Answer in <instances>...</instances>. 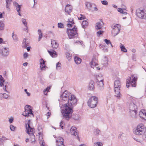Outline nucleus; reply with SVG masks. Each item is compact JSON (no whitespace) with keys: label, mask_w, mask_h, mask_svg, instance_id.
Instances as JSON below:
<instances>
[{"label":"nucleus","mask_w":146,"mask_h":146,"mask_svg":"<svg viewBox=\"0 0 146 146\" xmlns=\"http://www.w3.org/2000/svg\"><path fill=\"white\" fill-rule=\"evenodd\" d=\"M38 34L39 35L38 41H40L42 38V33L40 29H38Z\"/></svg>","instance_id":"obj_30"},{"label":"nucleus","mask_w":146,"mask_h":146,"mask_svg":"<svg viewBox=\"0 0 146 146\" xmlns=\"http://www.w3.org/2000/svg\"><path fill=\"white\" fill-rule=\"evenodd\" d=\"M66 32L70 39L74 38L78 35L77 29L75 26L72 29H67Z\"/></svg>","instance_id":"obj_3"},{"label":"nucleus","mask_w":146,"mask_h":146,"mask_svg":"<svg viewBox=\"0 0 146 146\" xmlns=\"http://www.w3.org/2000/svg\"><path fill=\"white\" fill-rule=\"evenodd\" d=\"M145 128L142 124L138 125L136 129H134V133L136 135H140L145 132Z\"/></svg>","instance_id":"obj_5"},{"label":"nucleus","mask_w":146,"mask_h":146,"mask_svg":"<svg viewBox=\"0 0 146 146\" xmlns=\"http://www.w3.org/2000/svg\"><path fill=\"white\" fill-rule=\"evenodd\" d=\"M40 146H44V143L43 141H40Z\"/></svg>","instance_id":"obj_51"},{"label":"nucleus","mask_w":146,"mask_h":146,"mask_svg":"<svg viewBox=\"0 0 146 146\" xmlns=\"http://www.w3.org/2000/svg\"><path fill=\"white\" fill-rule=\"evenodd\" d=\"M27 42H26V39L25 38L23 41L22 47L24 48H26L27 46Z\"/></svg>","instance_id":"obj_33"},{"label":"nucleus","mask_w":146,"mask_h":146,"mask_svg":"<svg viewBox=\"0 0 146 146\" xmlns=\"http://www.w3.org/2000/svg\"><path fill=\"white\" fill-rule=\"evenodd\" d=\"M9 48L5 47L0 50V54L3 57H7L9 54Z\"/></svg>","instance_id":"obj_12"},{"label":"nucleus","mask_w":146,"mask_h":146,"mask_svg":"<svg viewBox=\"0 0 146 146\" xmlns=\"http://www.w3.org/2000/svg\"><path fill=\"white\" fill-rule=\"evenodd\" d=\"M102 62L104 66L105 67L107 66L108 65V58L106 56H104L102 58Z\"/></svg>","instance_id":"obj_20"},{"label":"nucleus","mask_w":146,"mask_h":146,"mask_svg":"<svg viewBox=\"0 0 146 146\" xmlns=\"http://www.w3.org/2000/svg\"><path fill=\"white\" fill-rule=\"evenodd\" d=\"M100 131L98 129H95L94 131V134L97 135H100Z\"/></svg>","instance_id":"obj_35"},{"label":"nucleus","mask_w":146,"mask_h":146,"mask_svg":"<svg viewBox=\"0 0 146 146\" xmlns=\"http://www.w3.org/2000/svg\"><path fill=\"white\" fill-rule=\"evenodd\" d=\"M103 32V31H100L97 32V34L98 36H99L100 35L102 34Z\"/></svg>","instance_id":"obj_49"},{"label":"nucleus","mask_w":146,"mask_h":146,"mask_svg":"<svg viewBox=\"0 0 146 146\" xmlns=\"http://www.w3.org/2000/svg\"><path fill=\"white\" fill-rule=\"evenodd\" d=\"M118 11L120 12V13H123V15H122L123 16V15H127V13L125 12H123V11L122 9L121 8H118Z\"/></svg>","instance_id":"obj_39"},{"label":"nucleus","mask_w":146,"mask_h":146,"mask_svg":"<svg viewBox=\"0 0 146 146\" xmlns=\"http://www.w3.org/2000/svg\"><path fill=\"white\" fill-rule=\"evenodd\" d=\"M6 1V7L7 9V10L10 11V6L11 3L12 1V0H5Z\"/></svg>","instance_id":"obj_24"},{"label":"nucleus","mask_w":146,"mask_h":146,"mask_svg":"<svg viewBox=\"0 0 146 146\" xmlns=\"http://www.w3.org/2000/svg\"><path fill=\"white\" fill-rule=\"evenodd\" d=\"M74 61L77 64H80L81 62V59L78 57L76 56L74 58Z\"/></svg>","instance_id":"obj_27"},{"label":"nucleus","mask_w":146,"mask_h":146,"mask_svg":"<svg viewBox=\"0 0 146 146\" xmlns=\"http://www.w3.org/2000/svg\"><path fill=\"white\" fill-rule=\"evenodd\" d=\"M98 102V98L95 96H92L88 100V106L91 108H94L96 106Z\"/></svg>","instance_id":"obj_4"},{"label":"nucleus","mask_w":146,"mask_h":146,"mask_svg":"<svg viewBox=\"0 0 146 146\" xmlns=\"http://www.w3.org/2000/svg\"><path fill=\"white\" fill-rule=\"evenodd\" d=\"M70 132L72 135L75 136H77V137L79 138L78 136V131L76 130V129L75 127H72L70 129Z\"/></svg>","instance_id":"obj_16"},{"label":"nucleus","mask_w":146,"mask_h":146,"mask_svg":"<svg viewBox=\"0 0 146 146\" xmlns=\"http://www.w3.org/2000/svg\"><path fill=\"white\" fill-rule=\"evenodd\" d=\"M6 85H5V86L3 88V89L6 92L8 93H9V92L7 90H6Z\"/></svg>","instance_id":"obj_60"},{"label":"nucleus","mask_w":146,"mask_h":146,"mask_svg":"<svg viewBox=\"0 0 146 146\" xmlns=\"http://www.w3.org/2000/svg\"><path fill=\"white\" fill-rule=\"evenodd\" d=\"M72 7L69 4L67 5L65 7V12L69 15H70L71 12L72 11Z\"/></svg>","instance_id":"obj_15"},{"label":"nucleus","mask_w":146,"mask_h":146,"mask_svg":"<svg viewBox=\"0 0 146 146\" xmlns=\"http://www.w3.org/2000/svg\"><path fill=\"white\" fill-rule=\"evenodd\" d=\"M86 5L87 8L90 9L92 6V4L91 3L89 2H86Z\"/></svg>","instance_id":"obj_37"},{"label":"nucleus","mask_w":146,"mask_h":146,"mask_svg":"<svg viewBox=\"0 0 146 146\" xmlns=\"http://www.w3.org/2000/svg\"><path fill=\"white\" fill-rule=\"evenodd\" d=\"M99 78V76L97 78L98 88L99 90L102 91L104 88L103 79L102 78L101 80H100Z\"/></svg>","instance_id":"obj_11"},{"label":"nucleus","mask_w":146,"mask_h":146,"mask_svg":"<svg viewBox=\"0 0 146 146\" xmlns=\"http://www.w3.org/2000/svg\"><path fill=\"white\" fill-rule=\"evenodd\" d=\"M1 81H3V82H4V79L3 78V77L1 75H0V82H1Z\"/></svg>","instance_id":"obj_58"},{"label":"nucleus","mask_w":146,"mask_h":146,"mask_svg":"<svg viewBox=\"0 0 146 146\" xmlns=\"http://www.w3.org/2000/svg\"><path fill=\"white\" fill-rule=\"evenodd\" d=\"M22 21L23 24L24 25L25 27L26 30H27L28 29V27L26 19H22Z\"/></svg>","instance_id":"obj_34"},{"label":"nucleus","mask_w":146,"mask_h":146,"mask_svg":"<svg viewBox=\"0 0 146 146\" xmlns=\"http://www.w3.org/2000/svg\"><path fill=\"white\" fill-rule=\"evenodd\" d=\"M71 117H72V118L75 120H78L79 119V117L78 115L76 114H73L72 116Z\"/></svg>","instance_id":"obj_36"},{"label":"nucleus","mask_w":146,"mask_h":146,"mask_svg":"<svg viewBox=\"0 0 146 146\" xmlns=\"http://www.w3.org/2000/svg\"><path fill=\"white\" fill-rule=\"evenodd\" d=\"M13 121V117H11V118H10L9 119V121L10 123H12Z\"/></svg>","instance_id":"obj_52"},{"label":"nucleus","mask_w":146,"mask_h":146,"mask_svg":"<svg viewBox=\"0 0 146 146\" xmlns=\"http://www.w3.org/2000/svg\"><path fill=\"white\" fill-rule=\"evenodd\" d=\"M3 96L5 99H7L9 96V95L6 93H4L3 94Z\"/></svg>","instance_id":"obj_46"},{"label":"nucleus","mask_w":146,"mask_h":146,"mask_svg":"<svg viewBox=\"0 0 146 146\" xmlns=\"http://www.w3.org/2000/svg\"><path fill=\"white\" fill-rule=\"evenodd\" d=\"M90 65L92 68H94V67H96L98 70H100V68H98L96 67V66H98V65L95 62H94L93 61H92L90 63Z\"/></svg>","instance_id":"obj_26"},{"label":"nucleus","mask_w":146,"mask_h":146,"mask_svg":"<svg viewBox=\"0 0 146 146\" xmlns=\"http://www.w3.org/2000/svg\"><path fill=\"white\" fill-rule=\"evenodd\" d=\"M62 100L64 101L68 100V103L62 105L63 109L61 111L63 118L66 120H68L72 116L73 112V106L76 104L77 100L75 96L65 90L61 96Z\"/></svg>","instance_id":"obj_1"},{"label":"nucleus","mask_w":146,"mask_h":146,"mask_svg":"<svg viewBox=\"0 0 146 146\" xmlns=\"http://www.w3.org/2000/svg\"><path fill=\"white\" fill-rule=\"evenodd\" d=\"M12 36L13 40L15 42H17L18 40V38L17 35L15 34L14 32H13L12 34Z\"/></svg>","instance_id":"obj_31"},{"label":"nucleus","mask_w":146,"mask_h":146,"mask_svg":"<svg viewBox=\"0 0 146 146\" xmlns=\"http://www.w3.org/2000/svg\"><path fill=\"white\" fill-rule=\"evenodd\" d=\"M101 2H102V3L104 5H107L108 4V2L106 1H105V0H103V1H101Z\"/></svg>","instance_id":"obj_48"},{"label":"nucleus","mask_w":146,"mask_h":146,"mask_svg":"<svg viewBox=\"0 0 146 146\" xmlns=\"http://www.w3.org/2000/svg\"><path fill=\"white\" fill-rule=\"evenodd\" d=\"M137 80V78L136 77H135L133 75L132 76L128 82V84H131L132 87H135L136 86V81Z\"/></svg>","instance_id":"obj_13"},{"label":"nucleus","mask_w":146,"mask_h":146,"mask_svg":"<svg viewBox=\"0 0 146 146\" xmlns=\"http://www.w3.org/2000/svg\"><path fill=\"white\" fill-rule=\"evenodd\" d=\"M13 4L14 6L15 7L17 11V12H20L21 8V5L18 4V3L16 2H14Z\"/></svg>","instance_id":"obj_25"},{"label":"nucleus","mask_w":146,"mask_h":146,"mask_svg":"<svg viewBox=\"0 0 146 146\" xmlns=\"http://www.w3.org/2000/svg\"><path fill=\"white\" fill-rule=\"evenodd\" d=\"M64 141V139L62 137H59L56 139V146H65Z\"/></svg>","instance_id":"obj_14"},{"label":"nucleus","mask_w":146,"mask_h":146,"mask_svg":"<svg viewBox=\"0 0 146 146\" xmlns=\"http://www.w3.org/2000/svg\"><path fill=\"white\" fill-rule=\"evenodd\" d=\"M112 29L111 33L113 36H115L119 33L120 30V26L119 25L117 24L113 25L111 26Z\"/></svg>","instance_id":"obj_10"},{"label":"nucleus","mask_w":146,"mask_h":146,"mask_svg":"<svg viewBox=\"0 0 146 146\" xmlns=\"http://www.w3.org/2000/svg\"><path fill=\"white\" fill-rule=\"evenodd\" d=\"M48 92L49 91H47L45 90H44L43 91V93L45 95H47V92Z\"/></svg>","instance_id":"obj_59"},{"label":"nucleus","mask_w":146,"mask_h":146,"mask_svg":"<svg viewBox=\"0 0 146 146\" xmlns=\"http://www.w3.org/2000/svg\"><path fill=\"white\" fill-rule=\"evenodd\" d=\"M80 15L81 16L78 18L79 19L81 20L85 19V16L83 15L80 14Z\"/></svg>","instance_id":"obj_45"},{"label":"nucleus","mask_w":146,"mask_h":146,"mask_svg":"<svg viewBox=\"0 0 146 146\" xmlns=\"http://www.w3.org/2000/svg\"><path fill=\"white\" fill-rule=\"evenodd\" d=\"M123 134V133L122 132H121L120 133V134L118 136V138H120L122 135Z\"/></svg>","instance_id":"obj_63"},{"label":"nucleus","mask_w":146,"mask_h":146,"mask_svg":"<svg viewBox=\"0 0 146 146\" xmlns=\"http://www.w3.org/2000/svg\"><path fill=\"white\" fill-rule=\"evenodd\" d=\"M63 121H61L60 124V125L61 127V128L62 129H63Z\"/></svg>","instance_id":"obj_57"},{"label":"nucleus","mask_w":146,"mask_h":146,"mask_svg":"<svg viewBox=\"0 0 146 146\" xmlns=\"http://www.w3.org/2000/svg\"><path fill=\"white\" fill-rule=\"evenodd\" d=\"M28 127L27 124H26V131L27 133L31 137V138L35 139V136L34 135L33 129L30 126V120H28L27 122Z\"/></svg>","instance_id":"obj_7"},{"label":"nucleus","mask_w":146,"mask_h":146,"mask_svg":"<svg viewBox=\"0 0 146 146\" xmlns=\"http://www.w3.org/2000/svg\"><path fill=\"white\" fill-rule=\"evenodd\" d=\"M129 108L131 115L132 117H135L136 114V109L137 108L136 106L133 103H131L129 105Z\"/></svg>","instance_id":"obj_6"},{"label":"nucleus","mask_w":146,"mask_h":146,"mask_svg":"<svg viewBox=\"0 0 146 146\" xmlns=\"http://www.w3.org/2000/svg\"><path fill=\"white\" fill-rule=\"evenodd\" d=\"M66 55L67 58L69 60L71 59V55L69 53L66 52Z\"/></svg>","instance_id":"obj_41"},{"label":"nucleus","mask_w":146,"mask_h":146,"mask_svg":"<svg viewBox=\"0 0 146 146\" xmlns=\"http://www.w3.org/2000/svg\"><path fill=\"white\" fill-rule=\"evenodd\" d=\"M136 14L139 18L142 19H146V10L137 9L136 11Z\"/></svg>","instance_id":"obj_8"},{"label":"nucleus","mask_w":146,"mask_h":146,"mask_svg":"<svg viewBox=\"0 0 146 146\" xmlns=\"http://www.w3.org/2000/svg\"><path fill=\"white\" fill-rule=\"evenodd\" d=\"M94 88V82L93 81L91 80L89 84L88 89L90 90H93Z\"/></svg>","instance_id":"obj_23"},{"label":"nucleus","mask_w":146,"mask_h":146,"mask_svg":"<svg viewBox=\"0 0 146 146\" xmlns=\"http://www.w3.org/2000/svg\"><path fill=\"white\" fill-rule=\"evenodd\" d=\"M28 56V54L27 52L23 54V57L24 58H26Z\"/></svg>","instance_id":"obj_55"},{"label":"nucleus","mask_w":146,"mask_h":146,"mask_svg":"<svg viewBox=\"0 0 146 146\" xmlns=\"http://www.w3.org/2000/svg\"><path fill=\"white\" fill-rule=\"evenodd\" d=\"M120 48L122 51L124 52H127V50L125 48V46L122 45L121 43L120 44Z\"/></svg>","instance_id":"obj_32"},{"label":"nucleus","mask_w":146,"mask_h":146,"mask_svg":"<svg viewBox=\"0 0 146 146\" xmlns=\"http://www.w3.org/2000/svg\"><path fill=\"white\" fill-rule=\"evenodd\" d=\"M143 139L146 141V132H145L144 134L143 135Z\"/></svg>","instance_id":"obj_50"},{"label":"nucleus","mask_w":146,"mask_h":146,"mask_svg":"<svg viewBox=\"0 0 146 146\" xmlns=\"http://www.w3.org/2000/svg\"><path fill=\"white\" fill-rule=\"evenodd\" d=\"M56 69L57 70H60L61 68V64L59 62H58L56 64Z\"/></svg>","instance_id":"obj_38"},{"label":"nucleus","mask_w":146,"mask_h":146,"mask_svg":"<svg viewBox=\"0 0 146 146\" xmlns=\"http://www.w3.org/2000/svg\"><path fill=\"white\" fill-rule=\"evenodd\" d=\"M3 42V38L0 37V44H1Z\"/></svg>","instance_id":"obj_64"},{"label":"nucleus","mask_w":146,"mask_h":146,"mask_svg":"<svg viewBox=\"0 0 146 146\" xmlns=\"http://www.w3.org/2000/svg\"><path fill=\"white\" fill-rule=\"evenodd\" d=\"M51 44L52 47L54 49L57 48L59 45L56 41L54 40H51Z\"/></svg>","instance_id":"obj_19"},{"label":"nucleus","mask_w":146,"mask_h":146,"mask_svg":"<svg viewBox=\"0 0 146 146\" xmlns=\"http://www.w3.org/2000/svg\"><path fill=\"white\" fill-rule=\"evenodd\" d=\"M99 77V79L100 80H101L102 78V79H103V78L102 76L101 75H100V76L99 75H98L96 77V78L98 77Z\"/></svg>","instance_id":"obj_62"},{"label":"nucleus","mask_w":146,"mask_h":146,"mask_svg":"<svg viewBox=\"0 0 146 146\" xmlns=\"http://www.w3.org/2000/svg\"><path fill=\"white\" fill-rule=\"evenodd\" d=\"M15 127L13 125H11L10 126V128L11 130L13 131L15 129Z\"/></svg>","instance_id":"obj_47"},{"label":"nucleus","mask_w":146,"mask_h":146,"mask_svg":"<svg viewBox=\"0 0 146 146\" xmlns=\"http://www.w3.org/2000/svg\"><path fill=\"white\" fill-rule=\"evenodd\" d=\"M5 24L1 21H0V31H3L4 29Z\"/></svg>","instance_id":"obj_28"},{"label":"nucleus","mask_w":146,"mask_h":146,"mask_svg":"<svg viewBox=\"0 0 146 146\" xmlns=\"http://www.w3.org/2000/svg\"><path fill=\"white\" fill-rule=\"evenodd\" d=\"M94 146H102V143L101 142H98L94 143Z\"/></svg>","instance_id":"obj_40"},{"label":"nucleus","mask_w":146,"mask_h":146,"mask_svg":"<svg viewBox=\"0 0 146 146\" xmlns=\"http://www.w3.org/2000/svg\"><path fill=\"white\" fill-rule=\"evenodd\" d=\"M58 27L60 28H64V25L62 23H58Z\"/></svg>","instance_id":"obj_44"},{"label":"nucleus","mask_w":146,"mask_h":146,"mask_svg":"<svg viewBox=\"0 0 146 146\" xmlns=\"http://www.w3.org/2000/svg\"><path fill=\"white\" fill-rule=\"evenodd\" d=\"M67 22L69 23H71L72 24H74L73 21V19L71 18H70L68 19Z\"/></svg>","instance_id":"obj_42"},{"label":"nucleus","mask_w":146,"mask_h":146,"mask_svg":"<svg viewBox=\"0 0 146 146\" xmlns=\"http://www.w3.org/2000/svg\"><path fill=\"white\" fill-rule=\"evenodd\" d=\"M51 115V113H50L49 112H48L47 113V119H48L49 116H50V115Z\"/></svg>","instance_id":"obj_61"},{"label":"nucleus","mask_w":146,"mask_h":146,"mask_svg":"<svg viewBox=\"0 0 146 146\" xmlns=\"http://www.w3.org/2000/svg\"><path fill=\"white\" fill-rule=\"evenodd\" d=\"M103 23L99 22H97L96 24V29L97 30H100L102 29L103 27Z\"/></svg>","instance_id":"obj_22"},{"label":"nucleus","mask_w":146,"mask_h":146,"mask_svg":"<svg viewBox=\"0 0 146 146\" xmlns=\"http://www.w3.org/2000/svg\"><path fill=\"white\" fill-rule=\"evenodd\" d=\"M104 41L107 44H110L111 46L112 47V46L110 40L106 39L104 40Z\"/></svg>","instance_id":"obj_43"},{"label":"nucleus","mask_w":146,"mask_h":146,"mask_svg":"<svg viewBox=\"0 0 146 146\" xmlns=\"http://www.w3.org/2000/svg\"><path fill=\"white\" fill-rule=\"evenodd\" d=\"M132 59L134 61L136 60V56L135 55V54H133Z\"/></svg>","instance_id":"obj_53"},{"label":"nucleus","mask_w":146,"mask_h":146,"mask_svg":"<svg viewBox=\"0 0 146 146\" xmlns=\"http://www.w3.org/2000/svg\"><path fill=\"white\" fill-rule=\"evenodd\" d=\"M24 91L26 92V93L27 94L28 96H30V94L27 91V89H25L24 90Z\"/></svg>","instance_id":"obj_54"},{"label":"nucleus","mask_w":146,"mask_h":146,"mask_svg":"<svg viewBox=\"0 0 146 146\" xmlns=\"http://www.w3.org/2000/svg\"><path fill=\"white\" fill-rule=\"evenodd\" d=\"M40 68L41 70L43 69L44 68L46 67L45 64V61L42 58L40 60Z\"/></svg>","instance_id":"obj_21"},{"label":"nucleus","mask_w":146,"mask_h":146,"mask_svg":"<svg viewBox=\"0 0 146 146\" xmlns=\"http://www.w3.org/2000/svg\"><path fill=\"white\" fill-rule=\"evenodd\" d=\"M25 107L27 108H25V111H24L22 115L27 117L31 116L33 117L34 115L32 113V110L31 109L29 108V107H31L29 105H26Z\"/></svg>","instance_id":"obj_9"},{"label":"nucleus","mask_w":146,"mask_h":146,"mask_svg":"<svg viewBox=\"0 0 146 146\" xmlns=\"http://www.w3.org/2000/svg\"><path fill=\"white\" fill-rule=\"evenodd\" d=\"M72 24L71 23H68L67 25V26L68 27H72V25L73 24Z\"/></svg>","instance_id":"obj_56"},{"label":"nucleus","mask_w":146,"mask_h":146,"mask_svg":"<svg viewBox=\"0 0 146 146\" xmlns=\"http://www.w3.org/2000/svg\"><path fill=\"white\" fill-rule=\"evenodd\" d=\"M139 115L140 117L146 120V111L145 110H141L139 112Z\"/></svg>","instance_id":"obj_17"},{"label":"nucleus","mask_w":146,"mask_h":146,"mask_svg":"<svg viewBox=\"0 0 146 146\" xmlns=\"http://www.w3.org/2000/svg\"><path fill=\"white\" fill-rule=\"evenodd\" d=\"M48 52L50 55L53 58L56 57L57 56L56 52L53 49H51L50 50H48Z\"/></svg>","instance_id":"obj_18"},{"label":"nucleus","mask_w":146,"mask_h":146,"mask_svg":"<svg viewBox=\"0 0 146 146\" xmlns=\"http://www.w3.org/2000/svg\"><path fill=\"white\" fill-rule=\"evenodd\" d=\"M121 86V84L120 80H117L115 81L114 86L115 96L118 99L121 98V95L120 93Z\"/></svg>","instance_id":"obj_2"},{"label":"nucleus","mask_w":146,"mask_h":146,"mask_svg":"<svg viewBox=\"0 0 146 146\" xmlns=\"http://www.w3.org/2000/svg\"><path fill=\"white\" fill-rule=\"evenodd\" d=\"M82 25L83 28L84 29L88 25V23L87 21H84L82 22Z\"/></svg>","instance_id":"obj_29"}]
</instances>
